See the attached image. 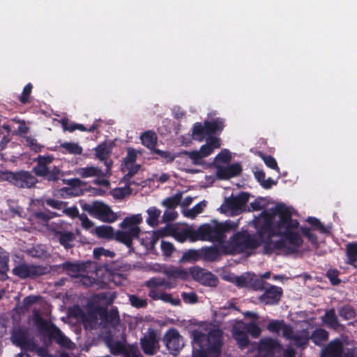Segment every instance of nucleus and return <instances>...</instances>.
<instances>
[{"mask_svg":"<svg viewBox=\"0 0 357 357\" xmlns=\"http://www.w3.org/2000/svg\"><path fill=\"white\" fill-rule=\"evenodd\" d=\"M293 208L283 203L269 208V250L286 248L289 253L298 252L307 238L316 249L319 247L317 236L308 226H301L298 220L292 218Z\"/></svg>","mask_w":357,"mask_h":357,"instance_id":"nucleus-1","label":"nucleus"},{"mask_svg":"<svg viewBox=\"0 0 357 357\" xmlns=\"http://www.w3.org/2000/svg\"><path fill=\"white\" fill-rule=\"evenodd\" d=\"M253 225L255 234L248 230L234 233L228 241L222 245L221 251L225 255L249 253L263 245L264 254H268V209L264 208L259 216H255Z\"/></svg>","mask_w":357,"mask_h":357,"instance_id":"nucleus-2","label":"nucleus"},{"mask_svg":"<svg viewBox=\"0 0 357 357\" xmlns=\"http://www.w3.org/2000/svg\"><path fill=\"white\" fill-rule=\"evenodd\" d=\"M237 227L238 225L230 220L222 222L213 220L209 223L201 225L196 229L197 241L222 243L226 239V234Z\"/></svg>","mask_w":357,"mask_h":357,"instance_id":"nucleus-3","label":"nucleus"},{"mask_svg":"<svg viewBox=\"0 0 357 357\" xmlns=\"http://www.w3.org/2000/svg\"><path fill=\"white\" fill-rule=\"evenodd\" d=\"M33 321L40 331H45L50 341H54L61 347L70 349L73 342L53 323L46 321L38 311L33 313Z\"/></svg>","mask_w":357,"mask_h":357,"instance_id":"nucleus-4","label":"nucleus"},{"mask_svg":"<svg viewBox=\"0 0 357 357\" xmlns=\"http://www.w3.org/2000/svg\"><path fill=\"white\" fill-rule=\"evenodd\" d=\"M268 278V271L259 276L255 273L246 272L236 276L234 283L238 288H246L254 291H264L263 294L259 297L261 303L268 304V288L266 287L264 279Z\"/></svg>","mask_w":357,"mask_h":357,"instance_id":"nucleus-5","label":"nucleus"},{"mask_svg":"<svg viewBox=\"0 0 357 357\" xmlns=\"http://www.w3.org/2000/svg\"><path fill=\"white\" fill-rule=\"evenodd\" d=\"M231 333L238 347L243 350L252 344L248 335L250 334L253 338H258L261 335V329L255 322L245 323L239 321L233 326Z\"/></svg>","mask_w":357,"mask_h":357,"instance_id":"nucleus-6","label":"nucleus"},{"mask_svg":"<svg viewBox=\"0 0 357 357\" xmlns=\"http://www.w3.org/2000/svg\"><path fill=\"white\" fill-rule=\"evenodd\" d=\"M81 208L91 216L100 220L103 222L112 223L115 222L118 216L112 208L103 202L96 201L91 204L82 203Z\"/></svg>","mask_w":357,"mask_h":357,"instance_id":"nucleus-7","label":"nucleus"},{"mask_svg":"<svg viewBox=\"0 0 357 357\" xmlns=\"http://www.w3.org/2000/svg\"><path fill=\"white\" fill-rule=\"evenodd\" d=\"M50 271V270L47 266L26 263H20L12 270L13 274L21 279H33L46 275Z\"/></svg>","mask_w":357,"mask_h":357,"instance_id":"nucleus-8","label":"nucleus"},{"mask_svg":"<svg viewBox=\"0 0 357 357\" xmlns=\"http://www.w3.org/2000/svg\"><path fill=\"white\" fill-rule=\"evenodd\" d=\"M5 178L20 188H31L38 183V179L28 171L8 172L5 174Z\"/></svg>","mask_w":357,"mask_h":357,"instance_id":"nucleus-9","label":"nucleus"},{"mask_svg":"<svg viewBox=\"0 0 357 357\" xmlns=\"http://www.w3.org/2000/svg\"><path fill=\"white\" fill-rule=\"evenodd\" d=\"M250 195L247 192H241L238 195L227 198L221 209L225 212L231 211L234 215H238L245 211L246 204L248 202Z\"/></svg>","mask_w":357,"mask_h":357,"instance_id":"nucleus-10","label":"nucleus"},{"mask_svg":"<svg viewBox=\"0 0 357 357\" xmlns=\"http://www.w3.org/2000/svg\"><path fill=\"white\" fill-rule=\"evenodd\" d=\"M165 345L172 355H176L184 346L182 336L176 329L167 331L164 336Z\"/></svg>","mask_w":357,"mask_h":357,"instance_id":"nucleus-11","label":"nucleus"},{"mask_svg":"<svg viewBox=\"0 0 357 357\" xmlns=\"http://www.w3.org/2000/svg\"><path fill=\"white\" fill-rule=\"evenodd\" d=\"M223 332L220 329L211 330L207 335L208 344L206 349L210 354L218 356L222 346Z\"/></svg>","mask_w":357,"mask_h":357,"instance_id":"nucleus-12","label":"nucleus"},{"mask_svg":"<svg viewBox=\"0 0 357 357\" xmlns=\"http://www.w3.org/2000/svg\"><path fill=\"white\" fill-rule=\"evenodd\" d=\"M192 275L204 286L215 287L218 284V278L211 272L201 268H195L190 271Z\"/></svg>","mask_w":357,"mask_h":357,"instance_id":"nucleus-13","label":"nucleus"},{"mask_svg":"<svg viewBox=\"0 0 357 357\" xmlns=\"http://www.w3.org/2000/svg\"><path fill=\"white\" fill-rule=\"evenodd\" d=\"M141 230L139 227H132L126 231L118 230L115 232L114 238L126 245L128 248H132V241L138 238Z\"/></svg>","mask_w":357,"mask_h":357,"instance_id":"nucleus-14","label":"nucleus"},{"mask_svg":"<svg viewBox=\"0 0 357 357\" xmlns=\"http://www.w3.org/2000/svg\"><path fill=\"white\" fill-rule=\"evenodd\" d=\"M122 340L123 341L114 340L112 337L108 336L106 338V344L113 355L123 354L126 356H129L130 349L128 348L124 343L126 341V335L124 333L122 334Z\"/></svg>","mask_w":357,"mask_h":357,"instance_id":"nucleus-15","label":"nucleus"},{"mask_svg":"<svg viewBox=\"0 0 357 357\" xmlns=\"http://www.w3.org/2000/svg\"><path fill=\"white\" fill-rule=\"evenodd\" d=\"M158 341L156 335L153 331H151L148 335H144L140 339V344L144 353L152 356L156 353Z\"/></svg>","mask_w":357,"mask_h":357,"instance_id":"nucleus-16","label":"nucleus"},{"mask_svg":"<svg viewBox=\"0 0 357 357\" xmlns=\"http://www.w3.org/2000/svg\"><path fill=\"white\" fill-rule=\"evenodd\" d=\"M54 159V158L51 155H39L34 160V161L37 162L36 165L33 168L34 174L38 176L43 178L44 176H46L47 172L50 169L48 165L53 162Z\"/></svg>","mask_w":357,"mask_h":357,"instance_id":"nucleus-17","label":"nucleus"},{"mask_svg":"<svg viewBox=\"0 0 357 357\" xmlns=\"http://www.w3.org/2000/svg\"><path fill=\"white\" fill-rule=\"evenodd\" d=\"M242 167L239 163H233L227 167H219L217 169V176L222 180H227L239 175Z\"/></svg>","mask_w":357,"mask_h":357,"instance_id":"nucleus-18","label":"nucleus"},{"mask_svg":"<svg viewBox=\"0 0 357 357\" xmlns=\"http://www.w3.org/2000/svg\"><path fill=\"white\" fill-rule=\"evenodd\" d=\"M55 267L56 270L62 268V270L66 271L68 275L75 278L79 277V273L85 271V266L84 264L71 262L68 261L61 264L56 265Z\"/></svg>","mask_w":357,"mask_h":357,"instance_id":"nucleus-19","label":"nucleus"},{"mask_svg":"<svg viewBox=\"0 0 357 357\" xmlns=\"http://www.w3.org/2000/svg\"><path fill=\"white\" fill-rule=\"evenodd\" d=\"M343 353V344L339 339L331 342L324 349L321 356L323 357H342Z\"/></svg>","mask_w":357,"mask_h":357,"instance_id":"nucleus-20","label":"nucleus"},{"mask_svg":"<svg viewBox=\"0 0 357 357\" xmlns=\"http://www.w3.org/2000/svg\"><path fill=\"white\" fill-rule=\"evenodd\" d=\"M100 318L105 324L113 328H116L120 324V317L116 307H113L109 311H104L100 314Z\"/></svg>","mask_w":357,"mask_h":357,"instance_id":"nucleus-21","label":"nucleus"},{"mask_svg":"<svg viewBox=\"0 0 357 357\" xmlns=\"http://www.w3.org/2000/svg\"><path fill=\"white\" fill-rule=\"evenodd\" d=\"M191 337L192 338V344L193 349H203L206 351L208 344L207 335L199 330L195 329L191 332Z\"/></svg>","mask_w":357,"mask_h":357,"instance_id":"nucleus-22","label":"nucleus"},{"mask_svg":"<svg viewBox=\"0 0 357 357\" xmlns=\"http://www.w3.org/2000/svg\"><path fill=\"white\" fill-rule=\"evenodd\" d=\"M208 136L220 134L225 128V119L216 118L211 121H204Z\"/></svg>","mask_w":357,"mask_h":357,"instance_id":"nucleus-23","label":"nucleus"},{"mask_svg":"<svg viewBox=\"0 0 357 357\" xmlns=\"http://www.w3.org/2000/svg\"><path fill=\"white\" fill-rule=\"evenodd\" d=\"M291 341L297 348L305 349L308 346L310 341L308 329L304 328L297 331Z\"/></svg>","mask_w":357,"mask_h":357,"instance_id":"nucleus-24","label":"nucleus"},{"mask_svg":"<svg viewBox=\"0 0 357 357\" xmlns=\"http://www.w3.org/2000/svg\"><path fill=\"white\" fill-rule=\"evenodd\" d=\"M174 237L180 243H183L188 239L190 242L197 241L196 229L191 227H187L180 231L175 232L174 234Z\"/></svg>","mask_w":357,"mask_h":357,"instance_id":"nucleus-25","label":"nucleus"},{"mask_svg":"<svg viewBox=\"0 0 357 357\" xmlns=\"http://www.w3.org/2000/svg\"><path fill=\"white\" fill-rule=\"evenodd\" d=\"M76 174L82 178L105 177L107 176V174H104L100 168L93 166L79 167L76 169Z\"/></svg>","mask_w":357,"mask_h":357,"instance_id":"nucleus-26","label":"nucleus"},{"mask_svg":"<svg viewBox=\"0 0 357 357\" xmlns=\"http://www.w3.org/2000/svg\"><path fill=\"white\" fill-rule=\"evenodd\" d=\"M41 298L40 296L29 295L26 296L22 303H17L15 307L16 312L19 314H23L26 312L29 308L36 303Z\"/></svg>","mask_w":357,"mask_h":357,"instance_id":"nucleus-27","label":"nucleus"},{"mask_svg":"<svg viewBox=\"0 0 357 357\" xmlns=\"http://www.w3.org/2000/svg\"><path fill=\"white\" fill-rule=\"evenodd\" d=\"M57 235L59 237V243L66 249L69 250L74 247V241L76 239V235L71 231L66 232L58 231Z\"/></svg>","mask_w":357,"mask_h":357,"instance_id":"nucleus-28","label":"nucleus"},{"mask_svg":"<svg viewBox=\"0 0 357 357\" xmlns=\"http://www.w3.org/2000/svg\"><path fill=\"white\" fill-rule=\"evenodd\" d=\"M201 250V259L207 261H214L220 258L221 253L220 250L215 246L204 247Z\"/></svg>","mask_w":357,"mask_h":357,"instance_id":"nucleus-29","label":"nucleus"},{"mask_svg":"<svg viewBox=\"0 0 357 357\" xmlns=\"http://www.w3.org/2000/svg\"><path fill=\"white\" fill-rule=\"evenodd\" d=\"M321 320L327 326L334 330H337L340 326L334 308L326 310Z\"/></svg>","mask_w":357,"mask_h":357,"instance_id":"nucleus-30","label":"nucleus"},{"mask_svg":"<svg viewBox=\"0 0 357 357\" xmlns=\"http://www.w3.org/2000/svg\"><path fill=\"white\" fill-rule=\"evenodd\" d=\"M91 233L96 234L98 238L105 239H113L115 235L114 228L109 225L96 227Z\"/></svg>","mask_w":357,"mask_h":357,"instance_id":"nucleus-31","label":"nucleus"},{"mask_svg":"<svg viewBox=\"0 0 357 357\" xmlns=\"http://www.w3.org/2000/svg\"><path fill=\"white\" fill-rule=\"evenodd\" d=\"M11 339L14 344L21 348L29 340L27 332L21 328L15 329L12 333Z\"/></svg>","mask_w":357,"mask_h":357,"instance_id":"nucleus-32","label":"nucleus"},{"mask_svg":"<svg viewBox=\"0 0 357 357\" xmlns=\"http://www.w3.org/2000/svg\"><path fill=\"white\" fill-rule=\"evenodd\" d=\"M309 338L315 345L321 346L328 339V332L324 328H316L311 335L309 334Z\"/></svg>","mask_w":357,"mask_h":357,"instance_id":"nucleus-33","label":"nucleus"},{"mask_svg":"<svg viewBox=\"0 0 357 357\" xmlns=\"http://www.w3.org/2000/svg\"><path fill=\"white\" fill-rule=\"evenodd\" d=\"M283 295V289L280 287L270 284L268 288L269 305L278 304Z\"/></svg>","mask_w":357,"mask_h":357,"instance_id":"nucleus-34","label":"nucleus"},{"mask_svg":"<svg viewBox=\"0 0 357 357\" xmlns=\"http://www.w3.org/2000/svg\"><path fill=\"white\" fill-rule=\"evenodd\" d=\"M165 273L169 278L181 279L182 280H187L189 276L188 272L185 269L178 267L169 268Z\"/></svg>","mask_w":357,"mask_h":357,"instance_id":"nucleus-35","label":"nucleus"},{"mask_svg":"<svg viewBox=\"0 0 357 357\" xmlns=\"http://www.w3.org/2000/svg\"><path fill=\"white\" fill-rule=\"evenodd\" d=\"M192 135L194 139L202 142L206 137H208L206 125L201 122H197L193 125Z\"/></svg>","mask_w":357,"mask_h":357,"instance_id":"nucleus-36","label":"nucleus"},{"mask_svg":"<svg viewBox=\"0 0 357 357\" xmlns=\"http://www.w3.org/2000/svg\"><path fill=\"white\" fill-rule=\"evenodd\" d=\"M96 157L101 161H103L110 155L112 153V146L107 145L105 142L100 144L95 149Z\"/></svg>","mask_w":357,"mask_h":357,"instance_id":"nucleus-37","label":"nucleus"},{"mask_svg":"<svg viewBox=\"0 0 357 357\" xmlns=\"http://www.w3.org/2000/svg\"><path fill=\"white\" fill-rule=\"evenodd\" d=\"M305 221L310 225L309 227H311L312 231L317 230L324 234L330 233V229L315 217H308Z\"/></svg>","mask_w":357,"mask_h":357,"instance_id":"nucleus-38","label":"nucleus"},{"mask_svg":"<svg viewBox=\"0 0 357 357\" xmlns=\"http://www.w3.org/2000/svg\"><path fill=\"white\" fill-rule=\"evenodd\" d=\"M337 311L339 316L344 320H350L356 317V310L349 304H345L339 307Z\"/></svg>","mask_w":357,"mask_h":357,"instance_id":"nucleus-39","label":"nucleus"},{"mask_svg":"<svg viewBox=\"0 0 357 357\" xmlns=\"http://www.w3.org/2000/svg\"><path fill=\"white\" fill-rule=\"evenodd\" d=\"M141 140L143 145L150 149L155 147L157 144V137L153 132L147 131L141 135Z\"/></svg>","mask_w":357,"mask_h":357,"instance_id":"nucleus-40","label":"nucleus"},{"mask_svg":"<svg viewBox=\"0 0 357 357\" xmlns=\"http://www.w3.org/2000/svg\"><path fill=\"white\" fill-rule=\"evenodd\" d=\"M201 259V250L190 249L183 253L181 261L195 262Z\"/></svg>","mask_w":357,"mask_h":357,"instance_id":"nucleus-41","label":"nucleus"},{"mask_svg":"<svg viewBox=\"0 0 357 357\" xmlns=\"http://www.w3.org/2000/svg\"><path fill=\"white\" fill-rule=\"evenodd\" d=\"M181 199L182 192H179L175 194L174 196L165 199L162 201V204L168 208L174 209L180 204Z\"/></svg>","mask_w":357,"mask_h":357,"instance_id":"nucleus-42","label":"nucleus"},{"mask_svg":"<svg viewBox=\"0 0 357 357\" xmlns=\"http://www.w3.org/2000/svg\"><path fill=\"white\" fill-rule=\"evenodd\" d=\"M142 221V218L140 215H135L131 217H127L123 219V220L120 224V227L123 229L132 227H139L137 226Z\"/></svg>","mask_w":357,"mask_h":357,"instance_id":"nucleus-43","label":"nucleus"},{"mask_svg":"<svg viewBox=\"0 0 357 357\" xmlns=\"http://www.w3.org/2000/svg\"><path fill=\"white\" fill-rule=\"evenodd\" d=\"M269 169H271L274 171H275V178L273 177H269V189L272 188L273 185H275L277 184L278 179L280 178L281 174L280 168L278 165L276 160L269 155Z\"/></svg>","mask_w":357,"mask_h":357,"instance_id":"nucleus-44","label":"nucleus"},{"mask_svg":"<svg viewBox=\"0 0 357 357\" xmlns=\"http://www.w3.org/2000/svg\"><path fill=\"white\" fill-rule=\"evenodd\" d=\"M63 176V174L59 167L54 166L52 169H49L43 178L50 182H57Z\"/></svg>","mask_w":357,"mask_h":357,"instance_id":"nucleus-45","label":"nucleus"},{"mask_svg":"<svg viewBox=\"0 0 357 357\" xmlns=\"http://www.w3.org/2000/svg\"><path fill=\"white\" fill-rule=\"evenodd\" d=\"M206 206V202L205 200H203L200 202L199 203L197 204L195 206H194L192 208L186 211L184 213V215L187 218L193 219L195 218L198 214L201 213L204 207Z\"/></svg>","mask_w":357,"mask_h":357,"instance_id":"nucleus-46","label":"nucleus"},{"mask_svg":"<svg viewBox=\"0 0 357 357\" xmlns=\"http://www.w3.org/2000/svg\"><path fill=\"white\" fill-rule=\"evenodd\" d=\"M64 149L66 153L74 155H81L82 153V148L77 144L74 142H64L60 146Z\"/></svg>","mask_w":357,"mask_h":357,"instance_id":"nucleus-47","label":"nucleus"},{"mask_svg":"<svg viewBox=\"0 0 357 357\" xmlns=\"http://www.w3.org/2000/svg\"><path fill=\"white\" fill-rule=\"evenodd\" d=\"M346 254L348 258V264H353L357 258V243H349L346 245Z\"/></svg>","mask_w":357,"mask_h":357,"instance_id":"nucleus-48","label":"nucleus"},{"mask_svg":"<svg viewBox=\"0 0 357 357\" xmlns=\"http://www.w3.org/2000/svg\"><path fill=\"white\" fill-rule=\"evenodd\" d=\"M9 254L0 247V273L6 274L9 270Z\"/></svg>","mask_w":357,"mask_h":357,"instance_id":"nucleus-49","label":"nucleus"},{"mask_svg":"<svg viewBox=\"0 0 357 357\" xmlns=\"http://www.w3.org/2000/svg\"><path fill=\"white\" fill-rule=\"evenodd\" d=\"M149 217L146 222L149 225L153 226L158 223V219L161 213L160 210L155 206L151 207L147 210Z\"/></svg>","mask_w":357,"mask_h":357,"instance_id":"nucleus-50","label":"nucleus"},{"mask_svg":"<svg viewBox=\"0 0 357 357\" xmlns=\"http://www.w3.org/2000/svg\"><path fill=\"white\" fill-rule=\"evenodd\" d=\"M33 85L31 83H28L25 85L21 95L19 97V100L22 105H26L31 102V93L32 91Z\"/></svg>","mask_w":357,"mask_h":357,"instance_id":"nucleus-51","label":"nucleus"},{"mask_svg":"<svg viewBox=\"0 0 357 357\" xmlns=\"http://www.w3.org/2000/svg\"><path fill=\"white\" fill-rule=\"evenodd\" d=\"M129 301L132 307L138 309L144 308L148 304L146 299L141 298L135 294L129 296Z\"/></svg>","mask_w":357,"mask_h":357,"instance_id":"nucleus-52","label":"nucleus"},{"mask_svg":"<svg viewBox=\"0 0 357 357\" xmlns=\"http://www.w3.org/2000/svg\"><path fill=\"white\" fill-rule=\"evenodd\" d=\"M93 258L96 259H100L102 256L105 257L112 258L115 256V253L113 251L106 250L103 248H96L93 250Z\"/></svg>","mask_w":357,"mask_h":357,"instance_id":"nucleus-53","label":"nucleus"},{"mask_svg":"<svg viewBox=\"0 0 357 357\" xmlns=\"http://www.w3.org/2000/svg\"><path fill=\"white\" fill-rule=\"evenodd\" d=\"M160 248L162 255L166 257H171L172 253L176 250L172 243L165 241H162Z\"/></svg>","mask_w":357,"mask_h":357,"instance_id":"nucleus-54","label":"nucleus"},{"mask_svg":"<svg viewBox=\"0 0 357 357\" xmlns=\"http://www.w3.org/2000/svg\"><path fill=\"white\" fill-rule=\"evenodd\" d=\"M26 145L30 148L31 150L36 153L40 152L42 149L43 148V146L38 143V141L36 139L32 137H27L26 138Z\"/></svg>","mask_w":357,"mask_h":357,"instance_id":"nucleus-55","label":"nucleus"},{"mask_svg":"<svg viewBox=\"0 0 357 357\" xmlns=\"http://www.w3.org/2000/svg\"><path fill=\"white\" fill-rule=\"evenodd\" d=\"M326 277L333 285H338L341 282L339 278V271L337 269H329L326 273Z\"/></svg>","mask_w":357,"mask_h":357,"instance_id":"nucleus-56","label":"nucleus"},{"mask_svg":"<svg viewBox=\"0 0 357 357\" xmlns=\"http://www.w3.org/2000/svg\"><path fill=\"white\" fill-rule=\"evenodd\" d=\"M45 204L54 209L61 210L66 206L67 203L63 201L57 200L55 199L48 198L45 200Z\"/></svg>","mask_w":357,"mask_h":357,"instance_id":"nucleus-57","label":"nucleus"},{"mask_svg":"<svg viewBox=\"0 0 357 357\" xmlns=\"http://www.w3.org/2000/svg\"><path fill=\"white\" fill-rule=\"evenodd\" d=\"M137 160V155L135 150L129 148L127 151L126 156L123 158V165L128 167L133 164Z\"/></svg>","mask_w":357,"mask_h":357,"instance_id":"nucleus-58","label":"nucleus"},{"mask_svg":"<svg viewBox=\"0 0 357 357\" xmlns=\"http://www.w3.org/2000/svg\"><path fill=\"white\" fill-rule=\"evenodd\" d=\"M181 154L188 155L192 160L195 165L200 164V160L203 158L199 151H183Z\"/></svg>","mask_w":357,"mask_h":357,"instance_id":"nucleus-59","label":"nucleus"},{"mask_svg":"<svg viewBox=\"0 0 357 357\" xmlns=\"http://www.w3.org/2000/svg\"><path fill=\"white\" fill-rule=\"evenodd\" d=\"M57 213L55 212H52L48 211L47 212L45 211H38L35 213V217L45 222H47L50 219L57 216Z\"/></svg>","mask_w":357,"mask_h":357,"instance_id":"nucleus-60","label":"nucleus"},{"mask_svg":"<svg viewBox=\"0 0 357 357\" xmlns=\"http://www.w3.org/2000/svg\"><path fill=\"white\" fill-rule=\"evenodd\" d=\"M181 298L183 301L189 304H195L198 301V298L195 292H183L181 294Z\"/></svg>","mask_w":357,"mask_h":357,"instance_id":"nucleus-61","label":"nucleus"},{"mask_svg":"<svg viewBox=\"0 0 357 357\" xmlns=\"http://www.w3.org/2000/svg\"><path fill=\"white\" fill-rule=\"evenodd\" d=\"M63 213L71 218H79V216H80V215L79 213V210L75 206H73L71 207H67V206H66L63 207Z\"/></svg>","mask_w":357,"mask_h":357,"instance_id":"nucleus-62","label":"nucleus"},{"mask_svg":"<svg viewBox=\"0 0 357 357\" xmlns=\"http://www.w3.org/2000/svg\"><path fill=\"white\" fill-rule=\"evenodd\" d=\"M282 349V346L277 340L269 337V357H273L274 351H280Z\"/></svg>","mask_w":357,"mask_h":357,"instance_id":"nucleus-63","label":"nucleus"},{"mask_svg":"<svg viewBox=\"0 0 357 357\" xmlns=\"http://www.w3.org/2000/svg\"><path fill=\"white\" fill-rule=\"evenodd\" d=\"M284 324L283 321L277 320L269 321V331L273 333H279L282 329Z\"/></svg>","mask_w":357,"mask_h":357,"instance_id":"nucleus-64","label":"nucleus"}]
</instances>
